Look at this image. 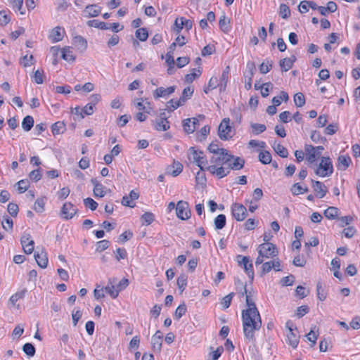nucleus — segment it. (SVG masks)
Instances as JSON below:
<instances>
[{
  "label": "nucleus",
  "mask_w": 360,
  "mask_h": 360,
  "mask_svg": "<svg viewBox=\"0 0 360 360\" xmlns=\"http://www.w3.org/2000/svg\"><path fill=\"white\" fill-rule=\"evenodd\" d=\"M244 336L249 341L255 340V332L260 329L262 320L257 308L245 309L242 311Z\"/></svg>",
  "instance_id": "obj_1"
},
{
  "label": "nucleus",
  "mask_w": 360,
  "mask_h": 360,
  "mask_svg": "<svg viewBox=\"0 0 360 360\" xmlns=\"http://www.w3.org/2000/svg\"><path fill=\"white\" fill-rule=\"evenodd\" d=\"M226 167H216L215 166H210L206 167V169L212 174L215 175L218 178H223L227 176L231 169L239 170L244 166L245 161L243 158L235 157L231 155V158H229Z\"/></svg>",
  "instance_id": "obj_2"
},
{
  "label": "nucleus",
  "mask_w": 360,
  "mask_h": 360,
  "mask_svg": "<svg viewBox=\"0 0 360 360\" xmlns=\"http://www.w3.org/2000/svg\"><path fill=\"white\" fill-rule=\"evenodd\" d=\"M315 174L320 177H328L333 172V166L329 157H322L321 162L314 169Z\"/></svg>",
  "instance_id": "obj_3"
},
{
  "label": "nucleus",
  "mask_w": 360,
  "mask_h": 360,
  "mask_svg": "<svg viewBox=\"0 0 360 360\" xmlns=\"http://www.w3.org/2000/svg\"><path fill=\"white\" fill-rule=\"evenodd\" d=\"M188 156L189 160L195 162L200 167L201 171H207L206 169V167H209L207 165V161L201 150H196L194 148H191L188 150Z\"/></svg>",
  "instance_id": "obj_4"
},
{
  "label": "nucleus",
  "mask_w": 360,
  "mask_h": 360,
  "mask_svg": "<svg viewBox=\"0 0 360 360\" xmlns=\"http://www.w3.org/2000/svg\"><path fill=\"white\" fill-rule=\"evenodd\" d=\"M323 146L314 147L311 145H305L304 153L306 154V160L309 164L315 162L321 156L323 150Z\"/></svg>",
  "instance_id": "obj_5"
},
{
  "label": "nucleus",
  "mask_w": 360,
  "mask_h": 360,
  "mask_svg": "<svg viewBox=\"0 0 360 360\" xmlns=\"http://www.w3.org/2000/svg\"><path fill=\"white\" fill-rule=\"evenodd\" d=\"M229 158H231V154L226 150H221L220 154L212 155L210 158V166H215L216 167H226Z\"/></svg>",
  "instance_id": "obj_6"
},
{
  "label": "nucleus",
  "mask_w": 360,
  "mask_h": 360,
  "mask_svg": "<svg viewBox=\"0 0 360 360\" xmlns=\"http://www.w3.org/2000/svg\"><path fill=\"white\" fill-rule=\"evenodd\" d=\"M258 254L264 256L266 259L274 258L278 255V250L276 245L271 243H264L260 244L257 248Z\"/></svg>",
  "instance_id": "obj_7"
},
{
  "label": "nucleus",
  "mask_w": 360,
  "mask_h": 360,
  "mask_svg": "<svg viewBox=\"0 0 360 360\" xmlns=\"http://www.w3.org/2000/svg\"><path fill=\"white\" fill-rule=\"evenodd\" d=\"M232 127L230 124V119L224 118L218 127V135L221 140H229L233 136Z\"/></svg>",
  "instance_id": "obj_8"
},
{
  "label": "nucleus",
  "mask_w": 360,
  "mask_h": 360,
  "mask_svg": "<svg viewBox=\"0 0 360 360\" xmlns=\"http://www.w3.org/2000/svg\"><path fill=\"white\" fill-rule=\"evenodd\" d=\"M237 261L239 266L243 267L248 277L251 279V281H252L254 278V271L253 266L250 260V258L246 256L238 255Z\"/></svg>",
  "instance_id": "obj_9"
},
{
  "label": "nucleus",
  "mask_w": 360,
  "mask_h": 360,
  "mask_svg": "<svg viewBox=\"0 0 360 360\" xmlns=\"http://www.w3.org/2000/svg\"><path fill=\"white\" fill-rule=\"evenodd\" d=\"M203 115H199L198 117H192L186 119L183 121V127L184 131L188 134H191L195 131L199 127V118L201 120L204 119Z\"/></svg>",
  "instance_id": "obj_10"
},
{
  "label": "nucleus",
  "mask_w": 360,
  "mask_h": 360,
  "mask_svg": "<svg viewBox=\"0 0 360 360\" xmlns=\"http://www.w3.org/2000/svg\"><path fill=\"white\" fill-rule=\"evenodd\" d=\"M231 212L234 219L238 221H243L248 216L247 208L243 204H233Z\"/></svg>",
  "instance_id": "obj_11"
},
{
  "label": "nucleus",
  "mask_w": 360,
  "mask_h": 360,
  "mask_svg": "<svg viewBox=\"0 0 360 360\" xmlns=\"http://www.w3.org/2000/svg\"><path fill=\"white\" fill-rule=\"evenodd\" d=\"M77 208L74 204H63L60 215L64 219H70L77 213Z\"/></svg>",
  "instance_id": "obj_12"
},
{
  "label": "nucleus",
  "mask_w": 360,
  "mask_h": 360,
  "mask_svg": "<svg viewBox=\"0 0 360 360\" xmlns=\"http://www.w3.org/2000/svg\"><path fill=\"white\" fill-rule=\"evenodd\" d=\"M255 66L252 63H248L247 64V70L244 73L245 77V88L248 90L252 87V80L254 75V71Z\"/></svg>",
  "instance_id": "obj_13"
},
{
  "label": "nucleus",
  "mask_w": 360,
  "mask_h": 360,
  "mask_svg": "<svg viewBox=\"0 0 360 360\" xmlns=\"http://www.w3.org/2000/svg\"><path fill=\"white\" fill-rule=\"evenodd\" d=\"M169 122L167 121L165 112L160 114L159 119L154 123V128L157 131H165L169 129Z\"/></svg>",
  "instance_id": "obj_14"
},
{
  "label": "nucleus",
  "mask_w": 360,
  "mask_h": 360,
  "mask_svg": "<svg viewBox=\"0 0 360 360\" xmlns=\"http://www.w3.org/2000/svg\"><path fill=\"white\" fill-rule=\"evenodd\" d=\"M20 243L25 253L31 254L33 252L34 248V242L30 239V236L29 234L23 235L21 237Z\"/></svg>",
  "instance_id": "obj_15"
},
{
  "label": "nucleus",
  "mask_w": 360,
  "mask_h": 360,
  "mask_svg": "<svg viewBox=\"0 0 360 360\" xmlns=\"http://www.w3.org/2000/svg\"><path fill=\"white\" fill-rule=\"evenodd\" d=\"M281 262L280 260L277 258L276 259H273L266 262L263 263L262 266V274H265L269 273L272 269H274L276 271H280L281 269H280Z\"/></svg>",
  "instance_id": "obj_16"
},
{
  "label": "nucleus",
  "mask_w": 360,
  "mask_h": 360,
  "mask_svg": "<svg viewBox=\"0 0 360 360\" xmlns=\"http://www.w3.org/2000/svg\"><path fill=\"white\" fill-rule=\"evenodd\" d=\"M188 205V204H176V216L181 220L188 219L191 217V212Z\"/></svg>",
  "instance_id": "obj_17"
},
{
  "label": "nucleus",
  "mask_w": 360,
  "mask_h": 360,
  "mask_svg": "<svg viewBox=\"0 0 360 360\" xmlns=\"http://www.w3.org/2000/svg\"><path fill=\"white\" fill-rule=\"evenodd\" d=\"M285 326L288 329V333H287L288 343L295 349L299 343L298 337L293 333L292 323L290 321H287Z\"/></svg>",
  "instance_id": "obj_18"
},
{
  "label": "nucleus",
  "mask_w": 360,
  "mask_h": 360,
  "mask_svg": "<svg viewBox=\"0 0 360 360\" xmlns=\"http://www.w3.org/2000/svg\"><path fill=\"white\" fill-rule=\"evenodd\" d=\"M116 282V278H111L108 280V285L103 288V291L109 294L113 299H115L119 295V290L115 288Z\"/></svg>",
  "instance_id": "obj_19"
},
{
  "label": "nucleus",
  "mask_w": 360,
  "mask_h": 360,
  "mask_svg": "<svg viewBox=\"0 0 360 360\" xmlns=\"http://www.w3.org/2000/svg\"><path fill=\"white\" fill-rule=\"evenodd\" d=\"M183 165L178 161H174L172 165L167 166L165 174L172 176H176L181 173Z\"/></svg>",
  "instance_id": "obj_20"
},
{
  "label": "nucleus",
  "mask_w": 360,
  "mask_h": 360,
  "mask_svg": "<svg viewBox=\"0 0 360 360\" xmlns=\"http://www.w3.org/2000/svg\"><path fill=\"white\" fill-rule=\"evenodd\" d=\"M143 99L141 98H135L133 100V103L135 107L139 111H144L145 112L149 114L153 110V108L150 105V102L146 101L145 103H143Z\"/></svg>",
  "instance_id": "obj_21"
},
{
  "label": "nucleus",
  "mask_w": 360,
  "mask_h": 360,
  "mask_svg": "<svg viewBox=\"0 0 360 360\" xmlns=\"http://www.w3.org/2000/svg\"><path fill=\"white\" fill-rule=\"evenodd\" d=\"M34 258H35V260H36L37 264L41 268L44 269L47 266V264H48L47 254L44 250H41L40 252H39V251L35 252Z\"/></svg>",
  "instance_id": "obj_22"
},
{
  "label": "nucleus",
  "mask_w": 360,
  "mask_h": 360,
  "mask_svg": "<svg viewBox=\"0 0 360 360\" xmlns=\"http://www.w3.org/2000/svg\"><path fill=\"white\" fill-rule=\"evenodd\" d=\"M174 90L175 87L173 86L167 88L159 87L154 91L153 96L155 99L161 97H166L173 94L174 92Z\"/></svg>",
  "instance_id": "obj_23"
},
{
  "label": "nucleus",
  "mask_w": 360,
  "mask_h": 360,
  "mask_svg": "<svg viewBox=\"0 0 360 360\" xmlns=\"http://www.w3.org/2000/svg\"><path fill=\"white\" fill-rule=\"evenodd\" d=\"M229 72L230 68L229 66L226 67V68L223 70L221 75L219 79H218L219 83V91L220 92L224 91L226 89L227 83L229 78Z\"/></svg>",
  "instance_id": "obj_24"
},
{
  "label": "nucleus",
  "mask_w": 360,
  "mask_h": 360,
  "mask_svg": "<svg viewBox=\"0 0 360 360\" xmlns=\"http://www.w3.org/2000/svg\"><path fill=\"white\" fill-rule=\"evenodd\" d=\"M64 34V29L60 27H56L51 30L49 34V39L52 42H58L63 39Z\"/></svg>",
  "instance_id": "obj_25"
},
{
  "label": "nucleus",
  "mask_w": 360,
  "mask_h": 360,
  "mask_svg": "<svg viewBox=\"0 0 360 360\" xmlns=\"http://www.w3.org/2000/svg\"><path fill=\"white\" fill-rule=\"evenodd\" d=\"M160 333V330H157L151 339L152 349L155 352H160L162 349V335H158Z\"/></svg>",
  "instance_id": "obj_26"
},
{
  "label": "nucleus",
  "mask_w": 360,
  "mask_h": 360,
  "mask_svg": "<svg viewBox=\"0 0 360 360\" xmlns=\"http://www.w3.org/2000/svg\"><path fill=\"white\" fill-rule=\"evenodd\" d=\"M101 12V8L96 4L88 5L84 9L86 17L93 18L98 16Z\"/></svg>",
  "instance_id": "obj_27"
},
{
  "label": "nucleus",
  "mask_w": 360,
  "mask_h": 360,
  "mask_svg": "<svg viewBox=\"0 0 360 360\" xmlns=\"http://www.w3.org/2000/svg\"><path fill=\"white\" fill-rule=\"evenodd\" d=\"M312 187L320 198H323L327 192L326 186L321 181H312Z\"/></svg>",
  "instance_id": "obj_28"
},
{
  "label": "nucleus",
  "mask_w": 360,
  "mask_h": 360,
  "mask_svg": "<svg viewBox=\"0 0 360 360\" xmlns=\"http://www.w3.org/2000/svg\"><path fill=\"white\" fill-rule=\"evenodd\" d=\"M91 183L94 186V195L100 198L103 197L106 193V191L105 190L103 186L101 184H99L96 179H92Z\"/></svg>",
  "instance_id": "obj_29"
},
{
  "label": "nucleus",
  "mask_w": 360,
  "mask_h": 360,
  "mask_svg": "<svg viewBox=\"0 0 360 360\" xmlns=\"http://www.w3.org/2000/svg\"><path fill=\"white\" fill-rule=\"evenodd\" d=\"M201 73L200 68L193 69L191 73L185 76V82L188 84L192 83L196 78L200 76Z\"/></svg>",
  "instance_id": "obj_30"
},
{
  "label": "nucleus",
  "mask_w": 360,
  "mask_h": 360,
  "mask_svg": "<svg viewBox=\"0 0 360 360\" xmlns=\"http://www.w3.org/2000/svg\"><path fill=\"white\" fill-rule=\"evenodd\" d=\"M351 159L348 156L341 155L338 160V167L339 169L345 170L349 165Z\"/></svg>",
  "instance_id": "obj_31"
},
{
  "label": "nucleus",
  "mask_w": 360,
  "mask_h": 360,
  "mask_svg": "<svg viewBox=\"0 0 360 360\" xmlns=\"http://www.w3.org/2000/svg\"><path fill=\"white\" fill-rule=\"evenodd\" d=\"M51 131L53 135L61 134L65 131V124L63 122H57L51 127Z\"/></svg>",
  "instance_id": "obj_32"
},
{
  "label": "nucleus",
  "mask_w": 360,
  "mask_h": 360,
  "mask_svg": "<svg viewBox=\"0 0 360 360\" xmlns=\"http://www.w3.org/2000/svg\"><path fill=\"white\" fill-rule=\"evenodd\" d=\"M295 58H286L280 61V66L283 71H288L292 66Z\"/></svg>",
  "instance_id": "obj_33"
},
{
  "label": "nucleus",
  "mask_w": 360,
  "mask_h": 360,
  "mask_svg": "<svg viewBox=\"0 0 360 360\" xmlns=\"http://www.w3.org/2000/svg\"><path fill=\"white\" fill-rule=\"evenodd\" d=\"M324 215L329 219H334L339 215V210L335 207H329L324 211Z\"/></svg>",
  "instance_id": "obj_34"
},
{
  "label": "nucleus",
  "mask_w": 360,
  "mask_h": 360,
  "mask_svg": "<svg viewBox=\"0 0 360 360\" xmlns=\"http://www.w3.org/2000/svg\"><path fill=\"white\" fill-rule=\"evenodd\" d=\"M34 125V119L30 115L24 117L22 122V127L25 131H29Z\"/></svg>",
  "instance_id": "obj_35"
},
{
  "label": "nucleus",
  "mask_w": 360,
  "mask_h": 360,
  "mask_svg": "<svg viewBox=\"0 0 360 360\" xmlns=\"http://www.w3.org/2000/svg\"><path fill=\"white\" fill-rule=\"evenodd\" d=\"M62 58L67 61H74L75 58L73 55L71 48L68 46L61 50Z\"/></svg>",
  "instance_id": "obj_36"
},
{
  "label": "nucleus",
  "mask_w": 360,
  "mask_h": 360,
  "mask_svg": "<svg viewBox=\"0 0 360 360\" xmlns=\"http://www.w3.org/2000/svg\"><path fill=\"white\" fill-rule=\"evenodd\" d=\"M229 24H230V20L229 19H228L225 15H222L220 18H219V27L220 29L224 32H228L229 30Z\"/></svg>",
  "instance_id": "obj_37"
},
{
  "label": "nucleus",
  "mask_w": 360,
  "mask_h": 360,
  "mask_svg": "<svg viewBox=\"0 0 360 360\" xmlns=\"http://www.w3.org/2000/svg\"><path fill=\"white\" fill-rule=\"evenodd\" d=\"M244 292H241V295L243 296L244 294L246 295V304L248 306L247 309H252L253 308H257L255 303L253 299L251 297L250 292H247L246 285L243 287Z\"/></svg>",
  "instance_id": "obj_38"
},
{
  "label": "nucleus",
  "mask_w": 360,
  "mask_h": 360,
  "mask_svg": "<svg viewBox=\"0 0 360 360\" xmlns=\"http://www.w3.org/2000/svg\"><path fill=\"white\" fill-rule=\"evenodd\" d=\"M274 150L282 158H287L288 155V150L280 143H275L274 145Z\"/></svg>",
  "instance_id": "obj_39"
},
{
  "label": "nucleus",
  "mask_w": 360,
  "mask_h": 360,
  "mask_svg": "<svg viewBox=\"0 0 360 360\" xmlns=\"http://www.w3.org/2000/svg\"><path fill=\"white\" fill-rule=\"evenodd\" d=\"M27 292V290L26 289H23L20 291H18L16 293H15L14 295H13L11 297H10V300L9 301L11 302V303L13 304V305H15V303L20 299H22L25 294Z\"/></svg>",
  "instance_id": "obj_40"
},
{
  "label": "nucleus",
  "mask_w": 360,
  "mask_h": 360,
  "mask_svg": "<svg viewBox=\"0 0 360 360\" xmlns=\"http://www.w3.org/2000/svg\"><path fill=\"white\" fill-rule=\"evenodd\" d=\"M226 225V217L224 214H219L214 219L216 229H221Z\"/></svg>",
  "instance_id": "obj_41"
},
{
  "label": "nucleus",
  "mask_w": 360,
  "mask_h": 360,
  "mask_svg": "<svg viewBox=\"0 0 360 360\" xmlns=\"http://www.w3.org/2000/svg\"><path fill=\"white\" fill-rule=\"evenodd\" d=\"M184 102L181 99V98L178 100L176 99H171L167 103V107L169 108L171 111L176 110L177 108L183 105Z\"/></svg>",
  "instance_id": "obj_42"
},
{
  "label": "nucleus",
  "mask_w": 360,
  "mask_h": 360,
  "mask_svg": "<svg viewBox=\"0 0 360 360\" xmlns=\"http://www.w3.org/2000/svg\"><path fill=\"white\" fill-rule=\"evenodd\" d=\"M187 276L181 274L177 278V285L179 290L182 292L187 285Z\"/></svg>",
  "instance_id": "obj_43"
},
{
  "label": "nucleus",
  "mask_w": 360,
  "mask_h": 360,
  "mask_svg": "<svg viewBox=\"0 0 360 360\" xmlns=\"http://www.w3.org/2000/svg\"><path fill=\"white\" fill-rule=\"evenodd\" d=\"M136 37L141 41H145L148 37V33L146 28H139L136 31Z\"/></svg>",
  "instance_id": "obj_44"
},
{
  "label": "nucleus",
  "mask_w": 360,
  "mask_h": 360,
  "mask_svg": "<svg viewBox=\"0 0 360 360\" xmlns=\"http://www.w3.org/2000/svg\"><path fill=\"white\" fill-rule=\"evenodd\" d=\"M259 160L263 164H269L271 161V155L268 151H262L259 154Z\"/></svg>",
  "instance_id": "obj_45"
},
{
  "label": "nucleus",
  "mask_w": 360,
  "mask_h": 360,
  "mask_svg": "<svg viewBox=\"0 0 360 360\" xmlns=\"http://www.w3.org/2000/svg\"><path fill=\"white\" fill-rule=\"evenodd\" d=\"M139 197V193L136 191L132 190L129 195L123 197L122 202H130L138 200Z\"/></svg>",
  "instance_id": "obj_46"
},
{
  "label": "nucleus",
  "mask_w": 360,
  "mask_h": 360,
  "mask_svg": "<svg viewBox=\"0 0 360 360\" xmlns=\"http://www.w3.org/2000/svg\"><path fill=\"white\" fill-rule=\"evenodd\" d=\"M143 220V225H150L155 219L154 214L152 212H145L141 218Z\"/></svg>",
  "instance_id": "obj_47"
},
{
  "label": "nucleus",
  "mask_w": 360,
  "mask_h": 360,
  "mask_svg": "<svg viewBox=\"0 0 360 360\" xmlns=\"http://www.w3.org/2000/svg\"><path fill=\"white\" fill-rule=\"evenodd\" d=\"M219 83L217 77H214V76L210 78V79L209 80L207 89H205V92L206 94H207L208 91H210V89H215L217 87L219 88Z\"/></svg>",
  "instance_id": "obj_48"
},
{
  "label": "nucleus",
  "mask_w": 360,
  "mask_h": 360,
  "mask_svg": "<svg viewBox=\"0 0 360 360\" xmlns=\"http://www.w3.org/2000/svg\"><path fill=\"white\" fill-rule=\"evenodd\" d=\"M30 186V182L27 179L20 180L17 183V189L20 193L25 192Z\"/></svg>",
  "instance_id": "obj_49"
},
{
  "label": "nucleus",
  "mask_w": 360,
  "mask_h": 360,
  "mask_svg": "<svg viewBox=\"0 0 360 360\" xmlns=\"http://www.w3.org/2000/svg\"><path fill=\"white\" fill-rule=\"evenodd\" d=\"M234 295V292H231L221 299V304L224 309H227L229 307Z\"/></svg>",
  "instance_id": "obj_50"
},
{
  "label": "nucleus",
  "mask_w": 360,
  "mask_h": 360,
  "mask_svg": "<svg viewBox=\"0 0 360 360\" xmlns=\"http://www.w3.org/2000/svg\"><path fill=\"white\" fill-rule=\"evenodd\" d=\"M23 352L28 356H33L35 354V347L31 343H25L22 347Z\"/></svg>",
  "instance_id": "obj_51"
},
{
  "label": "nucleus",
  "mask_w": 360,
  "mask_h": 360,
  "mask_svg": "<svg viewBox=\"0 0 360 360\" xmlns=\"http://www.w3.org/2000/svg\"><path fill=\"white\" fill-rule=\"evenodd\" d=\"M307 191V188L306 186H302L298 183L295 184L291 188V191L294 195H300L304 193Z\"/></svg>",
  "instance_id": "obj_52"
},
{
  "label": "nucleus",
  "mask_w": 360,
  "mask_h": 360,
  "mask_svg": "<svg viewBox=\"0 0 360 360\" xmlns=\"http://www.w3.org/2000/svg\"><path fill=\"white\" fill-rule=\"evenodd\" d=\"M294 102L297 107H302L305 103V98L302 93H297L294 96Z\"/></svg>",
  "instance_id": "obj_53"
},
{
  "label": "nucleus",
  "mask_w": 360,
  "mask_h": 360,
  "mask_svg": "<svg viewBox=\"0 0 360 360\" xmlns=\"http://www.w3.org/2000/svg\"><path fill=\"white\" fill-rule=\"evenodd\" d=\"M186 312V306L184 303L180 304L176 309L174 313L175 318L179 320L180 319Z\"/></svg>",
  "instance_id": "obj_54"
},
{
  "label": "nucleus",
  "mask_w": 360,
  "mask_h": 360,
  "mask_svg": "<svg viewBox=\"0 0 360 360\" xmlns=\"http://www.w3.org/2000/svg\"><path fill=\"white\" fill-rule=\"evenodd\" d=\"M88 25L90 27H98V28H100L101 30H108L109 28L107 26V24L105 22H100V21H98V20H89L88 22Z\"/></svg>",
  "instance_id": "obj_55"
},
{
  "label": "nucleus",
  "mask_w": 360,
  "mask_h": 360,
  "mask_svg": "<svg viewBox=\"0 0 360 360\" xmlns=\"http://www.w3.org/2000/svg\"><path fill=\"white\" fill-rule=\"evenodd\" d=\"M193 94V89L188 86L183 90L181 99L185 103L186 100L189 99Z\"/></svg>",
  "instance_id": "obj_56"
},
{
  "label": "nucleus",
  "mask_w": 360,
  "mask_h": 360,
  "mask_svg": "<svg viewBox=\"0 0 360 360\" xmlns=\"http://www.w3.org/2000/svg\"><path fill=\"white\" fill-rule=\"evenodd\" d=\"M251 127L253 130V134L255 135H257L259 134L264 132L266 129V127L264 124H257V123L251 124Z\"/></svg>",
  "instance_id": "obj_57"
},
{
  "label": "nucleus",
  "mask_w": 360,
  "mask_h": 360,
  "mask_svg": "<svg viewBox=\"0 0 360 360\" xmlns=\"http://www.w3.org/2000/svg\"><path fill=\"white\" fill-rule=\"evenodd\" d=\"M272 68V62L266 60L263 62L259 66V71L262 74H266L270 71Z\"/></svg>",
  "instance_id": "obj_58"
},
{
  "label": "nucleus",
  "mask_w": 360,
  "mask_h": 360,
  "mask_svg": "<svg viewBox=\"0 0 360 360\" xmlns=\"http://www.w3.org/2000/svg\"><path fill=\"white\" fill-rule=\"evenodd\" d=\"M173 31L176 34H179L181 30L183 29V21L181 18H176L174 20L173 25Z\"/></svg>",
  "instance_id": "obj_59"
},
{
  "label": "nucleus",
  "mask_w": 360,
  "mask_h": 360,
  "mask_svg": "<svg viewBox=\"0 0 360 360\" xmlns=\"http://www.w3.org/2000/svg\"><path fill=\"white\" fill-rule=\"evenodd\" d=\"M110 242L107 240H103L97 242L96 250L97 252H103L109 247Z\"/></svg>",
  "instance_id": "obj_60"
},
{
  "label": "nucleus",
  "mask_w": 360,
  "mask_h": 360,
  "mask_svg": "<svg viewBox=\"0 0 360 360\" xmlns=\"http://www.w3.org/2000/svg\"><path fill=\"white\" fill-rule=\"evenodd\" d=\"M208 150L212 153V155L220 154L221 150H226V149L220 148L217 143H212L208 146Z\"/></svg>",
  "instance_id": "obj_61"
},
{
  "label": "nucleus",
  "mask_w": 360,
  "mask_h": 360,
  "mask_svg": "<svg viewBox=\"0 0 360 360\" xmlns=\"http://www.w3.org/2000/svg\"><path fill=\"white\" fill-rule=\"evenodd\" d=\"M44 71L42 70H37L34 72V82L40 84L44 82Z\"/></svg>",
  "instance_id": "obj_62"
},
{
  "label": "nucleus",
  "mask_w": 360,
  "mask_h": 360,
  "mask_svg": "<svg viewBox=\"0 0 360 360\" xmlns=\"http://www.w3.org/2000/svg\"><path fill=\"white\" fill-rule=\"evenodd\" d=\"M279 13L283 18L286 19L290 16V11L287 5L281 4Z\"/></svg>",
  "instance_id": "obj_63"
},
{
  "label": "nucleus",
  "mask_w": 360,
  "mask_h": 360,
  "mask_svg": "<svg viewBox=\"0 0 360 360\" xmlns=\"http://www.w3.org/2000/svg\"><path fill=\"white\" fill-rule=\"evenodd\" d=\"M74 43L79 46L83 50L86 49L87 47L86 41L81 36H77L74 38Z\"/></svg>",
  "instance_id": "obj_64"
}]
</instances>
